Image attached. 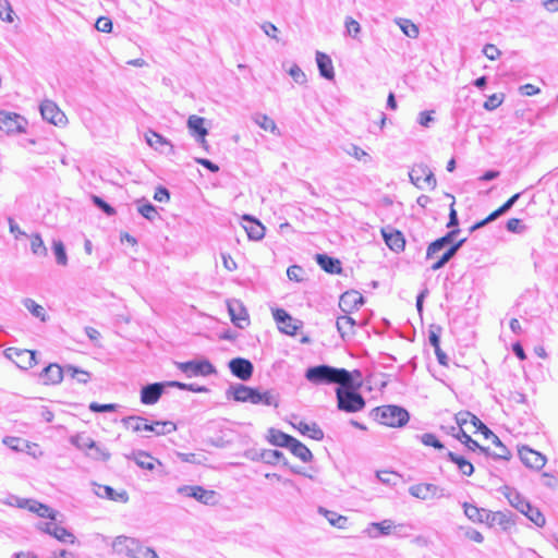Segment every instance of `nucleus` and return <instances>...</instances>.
I'll return each instance as SVG.
<instances>
[{
    "label": "nucleus",
    "mask_w": 558,
    "mask_h": 558,
    "mask_svg": "<svg viewBox=\"0 0 558 558\" xmlns=\"http://www.w3.org/2000/svg\"><path fill=\"white\" fill-rule=\"evenodd\" d=\"M357 377H361L360 371H354ZM352 373L345 368H337L330 365L322 364L311 366L305 371L304 377L314 385H351Z\"/></svg>",
    "instance_id": "f257e3e1"
},
{
    "label": "nucleus",
    "mask_w": 558,
    "mask_h": 558,
    "mask_svg": "<svg viewBox=\"0 0 558 558\" xmlns=\"http://www.w3.org/2000/svg\"><path fill=\"white\" fill-rule=\"evenodd\" d=\"M361 383H355L353 374L351 375V385H340L336 389L337 405L340 411L354 413L365 408V399L356 390Z\"/></svg>",
    "instance_id": "f03ea898"
},
{
    "label": "nucleus",
    "mask_w": 558,
    "mask_h": 558,
    "mask_svg": "<svg viewBox=\"0 0 558 558\" xmlns=\"http://www.w3.org/2000/svg\"><path fill=\"white\" fill-rule=\"evenodd\" d=\"M121 423L134 433L149 432L156 436L168 435L177 430V425L171 421H155L148 423L147 418L137 415L125 416Z\"/></svg>",
    "instance_id": "7ed1b4c3"
},
{
    "label": "nucleus",
    "mask_w": 558,
    "mask_h": 558,
    "mask_svg": "<svg viewBox=\"0 0 558 558\" xmlns=\"http://www.w3.org/2000/svg\"><path fill=\"white\" fill-rule=\"evenodd\" d=\"M372 415L378 423L389 427H402L410 418L404 408L393 404L377 407L372 411Z\"/></svg>",
    "instance_id": "20e7f679"
},
{
    "label": "nucleus",
    "mask_w": 558,
    "mask_h": 558,
    "mask_svg": "<svg viewBox=\"0 0 558 558\" xmlns=\"http://www.w3.org/2000/svg\"><path fill=\"white\" fill-rule=\"evenodd\" d=\"M113 549L130 558H158L155 550L144 546L138 539L120 535L113 541Z\"/></svg>",
    "instance_id": "39448f33"
},
{
    "label": "nucleus",
    "mask_w": 558,
    "mask_h": 558,
    "mask_svg": "<svg viewBox=\"0 0 558 558\" xmlns=\"http://www.w3.org/2000/svg\"><path fill=\"white\" fill-rule=\"evenodd\" d=\"M410 181L418 189L425 186L434 190L437 185L433 171L425 163L414 165L409 172Z\"/></svg>",
    "instance_id": "423d86ee"
},
{
    "label": "nucleus",
    "mask_w": 558,
    "mask_h": 558,
    "mask_svg": "<svg viewBox=\"0 0 558 558\" xmlns=\"http://www.w3.org/2000/svg\"><path fill=\"white\" fill-rule=\"evenodd\" d=\"M473 426L476 427L484 435L486 439H490L492 442L498 448V451L492 453L490 457L497 460H509L511 453L509 449L501 442L499 437L495 435L477 416H473Z\"/></svg>",
    "instance_id": "0eeeda50"
},
{
    "label": "nucleus",
    "mask_w": 558,
    "mask_h": 558,
    "mask_svg": "<svg viewBox=\"0 0 558 558\" xmlns=\"http://www.w3.org/2000/svg\"><path fill=\"white\" fill-rule=\"evenodd\" d=\"M27 121L15 112L0 110V131L7 134L23 133Z\"/></svg>",
    "instance_id": "6e6552de"
},
{
    "label": "nucleus",
    "mask_w": 558,
    "mask_h": 558,
    "mask_svg": "<svg viewBox=\"0 0 558 558\" xmlns=\"http://www.w3.org/2000/svg\"><path fill=\"white\" fill-rule=\"evenodd\" d=\"M4 354L9 360H11L17 367L22 369L32 368L37 364L36 351L17 348H8L4 351Z\"/></svg>",
    "instance_id": "1a4fd4ad"
},
{
    "label": "nucleus",
    "mask_w": 558,
    "mask_h": 558,
    "mask_svg": "<svg viewBox=\"0 0 558 558\" xmlns=\"http://www.w3.org/2000/svg\"><path fill=\"white\" fill-rule=\"evenodd\" d=\"M409 494L415 498L422 500H428L433 498H444L450 495L446 490L435 484L421 483L409 487Z\"/></svg>",
    "instance_id": "9d476101"
},
{
    "label": "nucleus",
    "mask_w": 558,
    "mask_h": 558,
    "mask_svg": "<svg viewBox=\"0 0 558 558\" xmlns=\"http://www.w3.org/2000/svg\"><path fill=\"white\" fill-rule=\"evenodd\" d=\"M178 368L187 377L208 376L216 373L214 365L207 361H187L178 363Z\"/></svg>",
    "instance_id": "9b49d317"
},
{
    "label": "nucleus",
    "mask_w": 558,
    "mask_h": 558,
    "mask_svg": "<svg viewBox=\"0 0 558 558\" xmlns=\"http://www.w3.org/2000/svg\"><path fill=\"white\" fill-rule=\"evenodd\" d=\"M40 113L44 120L56 126H63L66 124L68 119L63 111L52 100L46 99L40 104Z\"/></svg>",
    "instance_id": "f8f14e48"
},
{
    "label": "nucleus",
    "mask_w": 558,
    "mask_h": 558,
    "mask_svg": "<svg viewBox=\"0 0 558 558\" xmlns=\"http://www.w3.org/2000/svg\"><path fill=\"white\" fill-rule=\"evenodd\" d=\"M518 452L521 462L529 469L539 471L546 464V457L529 446L520 447Z\"/></svg>",
    "instance_id": "ddd939ff"
},
{
    "label": "nucleus",
    "mask_w": 558,
    "mask_h": 558,
    "mask_svg": "<svg viewBox=\"0 0 558 558\" xmlns=\"http://www.w3.org/2000/svg\"><path fill=\"white\" fill-rule=\"evenodd\" d=\"M178 492L186 497L196 499L204 505H214L216 502V492L205 489L202 486H182Z\"/></svg>",
    "instance_id": "4468645a"
},
{
    "label": "nucleus",
    "mask_w": 558,
    "mask_h": 558,
    "mask_svg": "<svg viewBox=\"0 0 558 558\" xmlns=\"http://www.w3.org/2000/svg\"><path fill=\"white\" fill-rule=\"evenodd\" d=\"M169 387L167 381L153 383L142 387L141 389V402L145 405L156 404L161 398L165 389Z\"/></svg>",
    "instance_id": "2eb2a0df"
},
{
    "label": "nucleus",
    "mask_w": 558,
    "mask_h": 558,
    "mask_svg": "<svg viewBox=\"0 0 558 558\" xmlns=\"http://www.w3.org/2000/svg\"><path fill=\"white\" fill-rule=\"evenodd\" d=\"M229 369L233 376L246 381L252 377L254 366L250 360L244 357H234L229 362Z\"/></svg>",
    "instance_id": "dca6fc26"
},
{
    "label": "nucleus",
    "mask_w": 558,
    "mask_h": 558,
    "mask_svg": "<svg viewBox=\"0 0 558 558\" xmlns=\"http://www.w3.org/2000/svg\"><path fill=\"white\" fill-rule=\"evenodd\" d=\"M227 305L231 322L238 328L244 329L246 326H248L250 319L247 311L240 301H229Z\"/></svg>",
    "instance_id": "f3484780"
},
{
    "label": "nucleus",
    "mask_w": 558,
    "mask_h": 558,
    "mask_svg": "<svg viewBox=\"0 0 558 558\" xmlns=\"http://www.w3.org/2000/svg\"><path fill=\"white\" fill-rule=\"evenodd\" d=\"M274 318L279 325L280 331L293 336L299 329L298 320L293 319L283 308H276L274 311Z\"/></svg>",
    "instance_id": "a211bd4d"
},
{
    "label": "nucleus",
    "mask_w": 558,
    "mask_h": 558,
    "mask_svg": "<svg viewBox=\"0 0 558 558\" xmlns=\"http://www.w3.org/2000/svg\"><path fill=\"white\" fill-rule=\"evenodd\" d=\"M449 433L460 440L463 445L468 447V449L475 451L478 450L483 452L485 456L490 454L489 448L481 446L476 440L472 439L470 435H468L463 428L451 426Z\"/></svg>",
    "instance_id": "6ab92c4d"
},
{
    "label": "nucleus",
    "mask_w": 558,
    "mask_h": 558,
    "mask_svg": "<svg viewBox=\"0 0 558 558\" xmlns=\"http://www.w3.org/2000/svg\"><path fill=\"white\" fill-rule=\"evenodd\" d=\"M364 304L363 295L357 291H347L340 296L339 306L342 312L351 313Z\"/></svg>",
    "instance_id": "aec40b11"
},
{
    "label": "nucleus",
    "mask_w": 558,
    "mask_h": 558,
    "mask_svg": "<svg viewBox=\"0 0 558 558\" xmlns=\"http://www.w3.org/2000/svg\"><path fill=\"white\" fill-rule=\"evenodd\" d=\"M63 375H65V366L51 363L41 371L40 378L45 385H58L62 381Z\"/></svg>",
    "instance_id": "412c9836"
},
{
    "label": "nucleus",
    "mask_w": 558,
    "mask_h": 558,
    "mask_svg": "<svg viewBox=\"0 0 558 558\" xmlns=\"http://www.w3.org/2000/svg\"><path fill=\"white\" fill-rule=\"evenodd\" d=\"M17 506L20 508L28 507L29 511L37 513L41 518H49L51 520H56L57 512L48 507L47 505L40 504L35 500L27 499H17Z\"/></svg>",
    "instance_id": "4be33fe9"
},
{
    "label": "nucleus",
    "mask_w": 558,
    "mask_h": 558,
    "mask_svg": "<svg viewBox=\"0 0 558 558\" xmlns=\"http://www.w3.org/2000/svg\"><path fill=\"white\" fill-rule=\"evenodd\" d=\"M205 119L198 116H191L187 120V128L192 135L195 136L197 143L202 146L206 145V135L208 134L207 129L204 126Z\"/></svg>",
    "instance_id": "5701e85b"
},
{
    "label": "nucleus",
    "mask_w": 558,
    "mask_h": 558,
    "mask_svg": "<svg viewBox=\"0 0 558 558\" xmlns=\"http://www.w3.org/2000/svg\"><path fill=\"white\" fill-rule=\"evenodd\" d=\"M395 527L393 522L389 519L383 520L380 522H372L364 530V533L369 538H378L384 535H389Z\"/></svg>",
    "instance_id": "b1692460"
},
{
    "label": "nucleus",
    "mask_w": 558,
    "mask_h": 558,
    "mask_svg": "<svg viewBox=\"0 0 558 558\" xmlns=\"http://www.w3.org/2000/svg\"><path fill=\"white\" fill-rule=\"evenodd\" d=\"M253 387L245 386L243 384L231 385L226 395L228 398H232L238 402H252Z\"/></svg>",
    "instance_id": "393cba45"
},
{
    "label": "nucleus",
    "mask_w": 558,
    "mask_h": 558,
    "mask_svg": "<svg viewBox=\"0 0 558 558\" xmlns=\"http://www.w3.org/2000/svg\"><path fill=\"white\" fill-rule=\"evenodd\" d=\"M381 233H383V238L385 240V243L387 244V246L390 250H392V251H395L397 253L404 250L405 240H404V236H403L402 232H400L398 230H386V229H383Z\"/></svg>",
    "instance_id": "a878e982"
},
{
    "label": "nucleus",
    "mask_w": 558,
    "mask_h": 558,
    "mask_svg": "<svg viewBox=\"0 0 558 558\" xmlns=\"http://www.w3.org/2000/svg\"><path fill=\"white\" fill-rule=\"evenodd\" d=\"M95 494L100 498L113 501H120L123 504L129 501V495L125 490L117 492L111 486L108 485H97Z\"/></svg>",
    "instance_id": "bb28decb"
},
{
    "label": "nucleus",
    "mask_w": 558,
    "mask_h": 558,
    "mask_svg": "<svg viewBox=\"0 0 558 558\" xmlns=\"http://www.w3.org/2000/svg\"><path fill=\"white\" fill-rule=\"evenodd\" d=\"M243 220L245 221L244 229L251 240L258 241L265 236V227L258 220L248 215H245Z\"/></svg>",
    "instance_id": "cd10ccee"
},
{
    "label": "nucleus",
    "mask_w": 558,
    "mask_h": 558,
    "mask_svg": "<svg viewBox=\"0 0 558 558\" xmlns=\"http://www.w3.org/2000/svg\"><path fill=\"white\" fill-rule=\"evenodd\" d=\"M252 404H263L268 407L278 408V396L271 390L260 391L257 388L253 389Z\"/></svg>",
    "instance_id": "c85d7f7f"
},
{
    "label": "nucleus",
    "mask_w": 558,
    "mask_h": 558,
    "mask_svg": "<svg viewBox=\"0 0 558 558\" xmlns=\"http://www.w3.org/2000/svg\"><path fill=\"white\" fill-rule=\"evenodd\" d=\"M315 259L320 268L328 274L335 275L342 271L341 263L337 258L330 257L326 254H316Z\"/></svg>",
    "instance_id": "c756f323"
},
{
    "label": "nucleus",
    "mask_w": 558,
    "mask_h": 558,
    "mask_svg": "<svg viewBox=\"0 0 558 558\" xmlns=\"http://www.w3.org/2000/svg\"><path fill=\"white\" fill-rule=\"evenodd\" d=\"M316 62L319 74L326 80H333L335 71L330 57L324 52H316Z\"/></svg>",
    "instance_id": "7c9ffc66"
},
{
    "label": "nucleus",
    "mask_w": 558,
    "mask_h": 558,
    "mask_svg": "<svg viewBox=\"0 0 558 558\" xmlns=\"http://www.w3.org/2000/svg\"><path fill=\"white\" fill-rule=\"evenodd\" d=\"M485 523H487L489 526L499 525L504 530H507L511 524L512 521L510 519V514L504 511H487L485 517Z\"/></svg>",
    "instance_id": "2f4dec72"
},
{
    "label": "nucleus",
    "mask_w": 558,
    "mask_h": 558,
    "mask_svg": "<svg viewBox=\"0 0 558 558\" xmlns=\"http://www.w3.org/2000/svg\"><path fill=\"white\" fill-rule=\"evenodd\" d=\"M293 427L296 428L302 435L308 436L315 440H322L324 438L323 429L316 423H305L300 421L296 424H293Z\"/></svg>",
    "instance_id": "473e14b6"
},
{
    "label": "nucleus",
    "mask_w": 558,
    "mask_h": 558,
    "mask_svg": "<svg viewBox=\"0 0 558 558\" xmlns=\"http://www.w3.org/2000/svg\"><path fill=\"white\" fill-rule=\"evenodd\" d=\"M293 456L299 458L302 462H311L313 460L312 451L300 440L293 438L288 448Z\"/></svg>",
    "instance_id": "72a5a7b5"
},
{
    "label": "nucleus",
    "mask_w": 558,
    "mask_h": 558,
    "mask_svg": "<svg viewBox=\"0 0 558 558\" xmlns=\"http://www.w3.org/2000/svg\"><path fill=\"white\" fill-rule=\"evenodd\" d=\"M294 437L274 427L268 429L267 440L277 447L288 448Z\"/></svg>",
    "instance_id": "f704fd0d"
},
{
    "label": "nucleus",
    "mask_w": 558,
    "mask_h": 558,
    "mask_svg": "<svg viewBox=\"0 0 558 558\" xmlns=\"http://www.w3.org/2000/svg\"><path fill=\"white\" fill-rule=\"evenodd\" d=\"M447 458L449 461L457 464L459 471L463 475L471 476L473 474V472H474L473 464L469 460L464 459L462 456H459L452 451H448Z\"/></svg>",
    "instance_id": "c9c22d12"
},
{
    "label": "nucleus",
    "mask_w": 558,
    "mask_h": 558,
    "mask_svg": "<svg viewBox=\"0 0 558 558\" xmlns=\"http://www.w3.org/2000/svg\"><path fill=\"white\" fill-rule=\"evenodd\" d=\"M462 507L464 510V514L468 517V519L476 523L485 522V517L488 510L484 508H478L475 505L469 502H463Z\"/></svg>",
    "instance_id": "e433bc0d"
},
{
    "label": "nucleus",
    "mask_w": 558,
    "mask_h": 558,
    "mask_svg": "<svg viewBox=\"0 0 558 558\" xmlns=\"http://www.w3.org/2000/svg\"><path fill=\"white\" fill-rule=\"evenodd\" d=\"M259 457L262 458V461L275 465L279 462H282L283 465H288V460L283 456V453L279 450H272V449H262Z\"/></svg>",
    "instance_id": "4c0bfd02"
},
{
    "label": "nucleus",
    "mask_w": 558,
    "mask_h": 558,
    "mask_svg": "<svg viewBox=\"0 0 558 558\" xmlns=\"http://www.w3.org/2000/svg\"><path fill=\"white\" fill-rule=\"evenodd\" d=\"M126 458L133 459L141 469L149 471L155 469V459L145 451L134 452L131 456H126Z\"/></svg>",
    "instance_id": "58836bf2"
},
{
    "label": "nucleus",
    "mask_w": 558,
    "mask_h": 558,
    "mask_svg": "<svg viewBox=\"0 0 558 558\" xmlns=\"http://www.w3.org/2000/svg\"><path fill=\"white\" fill-rule=\"evenodd\" d=\"M318 512L322 513L328 522L338 529H345L348 524V518L341 514H338L335 511L327 510L323 507H319Z\"/></svg>",
    "instance_id": "ea45409f"
},
{
    "label": "nucleus",
    "mask_w": 558,
    "mask_h": 558,
    "mask_svg": "<svg viewBox=\"0 0 558 558\" xmlns=\"http://www.w3.org/2000/svg\"><path fill=\"white\" fill-rule=\"evenodd\" d=\"M337 330L340 333L341 338L353 335V328L355 326V320L348 316H340L336 322Z\"/></svg>",
    "instance_id": "a19ab883"
},
{
    "label": "nucleus",
    "mask_w": 558,
    "mask_h": 558,
    "mask_svg": "<svg viewBox=\"0 0 558 558\" xmlns=\"http://www.w3.org/2000/svg\"><path fill=\"white\" fill-rule=\"evenodd\" d=\"M506 497L510 505L521 513L525 512V509H530V502L517 490H510L508 494H506Z\"/></svg>",
    "instance_id": "79ce46f5"
},
{
    "label": "nucleus",
    "mask_w": 558,
    "mask_h": 558,
    "mask_svg": "<svg viewBox=\"0 0 558 558\" xmlns=\"http://www.w3.org/2000/svg\"><path fill=\"white\" fill-rule=\"evenodd\" d=\"M145 136L146 142L150 147L155 149H160V146L167 145L170 147L171 153H173V145L159 133L150 130L146 133Z\"/></svg>",
    "instance_id": "37998d69"
},
{
    "label": "nucleus",
    "mask_w": 558,
    "mask_h": 558,
    "mask_svg": "<svg viewBox=\"0 0 558 558\" xmlns=\"http://www.w3.org/2000/svg\"><path fill=\"white\" fill-rule=\"evenodd\" d=\"M65 375L76 379L81 384H87L90 380V374L87 371L70 364L65 365Z\"/></svg>",
    "instance_id": "c03bdc74"
},
{
    "label": "nucleus",
    "mask_w": 558,
    "mask_h": 558,
    "mask_svg": "<svg viewBox=\"0 0 558 558\" xmlns=\"http://www.w3.org/2000/svg\"><path fill=\"white\" fill-rule=\"evenodd\" d=\"M23 305L32 313V315L39 318L41 322H46L45 308L37 304L33 299H24Z\"/></svg>",
    "instance_id": "a18cd8bd"
},
{
    "label": "nucleus",
    "mask_w": 558,
    "mask_h": 558,
    "mask_svg": "<svg viewBox=\"0 0 558 558\" xmlns=\"http://www.w3.org/2000/svg\"><path fill=\"white\" fill-rule=\"evenodd\" d=\"M52 250L56 256V260L58 265L66 266L68 264V255L65 252L64 244L61 240H53Z\"/></svg>",
    "instance_id": "49530a36"
},
{
    "label": "nucleus",
    "mask_w": 558,
    "mask_h": 558,
    "mask_svg": "<svg viewBox=\"0 0 558 558\" xmlns=\"http://www.w3.org/2000/svg\"><path fill=\"white\" fill-rule=\"evenodd\" d=\"M86 454L96 461H108L111 457L110 452L99 444L95 442V447L92 448L90 451H87Z\"/></svg>",
    "instance_id": "de8ad7c7"
},
{
    "label": "nucleus",
    "mask_w": 558,
    "mask_h": 558,
    "mask_svg": "<svg viewBox=\"0 0 558 558\" xmlns=\"http://www.w3.org/2000/svg\"><path fill=\"white\" fill-rule=\"evenodd\" d=\"M31 251L34 255H37V256H46L47 255L48 251L44 244V241H43L40 234L35 233L32 235Z\"/></svg>",
    "instance_id": "09e8293b"
},
{
    "label": "nucleus",
    "mask_w": 558,
    "mask_h": 558,
    "mask_svg": "<svg viewBox=\"0 0 558 558\" xmlns=\"http://www.w3.org/2000/svg\"><path fill=\"white\" fill-rule=\"evenodd\" d=\"M535 525L543 526L546 522L544 514L539 511V509L535 508L530 504V509H525L523 512Z\"/></svg>",
    "instance_id": "8fccbe9b"
},
{
    "label": "nucleus",
    "mask_w": 558,
    "mask_h": 558,
    "mask_svg": "<svg viewBox=\"0 0 558 558\" xmlns=\"http://www.w3.org/2000/svg\"><path fill=\"white\" fill-rule=\"evenodd\" d=\"M71 442L80 450L87 452L90 451L93 447H95L96 441L90 437H82L77 435L72 437Z\"/></svg>",
    "instance_id": "3c124183"
},
{
    "label": "nucleus",
    "mask_w": 558,
    "mask_h": 558,
    "mask_svg": "<svg viewBox=\"0 0 558 558\" xmlns=\"http://www.w3.org/2000/svg\"><path fill=\"white\" fill-rule=\"evenodd\" d=\"M167 385L169 387H175L181 390H189V391H193V392H207L208 391V389L205 386H199L197 384H184L181 381L173 380V381H167Z\"/></svg>",
    "instance_id": "603ef678"
},
{
    "label": "nucleus",
    "mask_w": 558,
    "mask_h": 558,
    "mask_svg": "<svg viewBox=\"0 0 558 558\" xmlns=\"http://www.w3.org/2000/svg\"><path fill=\"white\" fill-rule=\"evenodd\" d=\"M52 536L63 543L73 544L75 542V536L66 529L59 525H57V527H53Z\"/></svg>",
    "instance_id": "864d4df0"
},
{
    "label": "nucleus",
    "mask_w": 558,
    "mask_h": 558,
    "mask_svg": "<svg viewBox=\"0 0 558 558\" xmlns=\"http://www.w3.org/2000/svg\"><path fill=\"white\" fill-rule=\"evenodd\" d=\"M137 210L144 218L149 221H154L158 216L156 207L149 202L138 205Z\"/></svg>",
    "instance_id": "5fc2aeb1"
},
{
    "label": "nucleus",
    "mask_w": 558,
    "mask_h": 558,
    "mask_svg": "<svg viewBox=\"0 0 558 558\" xmlns=\"http://www.w3.org/2000/svg\"><path fill=\"white\" fill-rule=\"evenodd\" d=\"M254 121L265 131L274 133L277 130L275 121L266 114H256Z\"/></svg>",
    "instance_id": "6e6d98bb"
},
{
    "label": "nucleus",
    "mask_w": 558,
    "mask_h": 558,
    "mask_svg": "<svg viewBox=\"0 0 558 558\" xmlns=\"http://www.w3.org/2000/svg\"><path fill=\"white\" fill-rule=\"evenodd\" d=\"M0 19L8 23L14 21V12L9 0H0Z\"/></svg>",
    "instance_id": "4d7b16f0"
},
{
    "label": "nucleus",
    "mask_w": 558,
    "mask_h": 558,
    "mask_svg": "<svg viewBox=\"0 0 558 558\" xmlns=\"http://www.w3.org/2000/svg\"><path fill=\"white\" fill-rule=\"evenodd\" d=\"M402 32L410 38H416L418 36V27L409 20L402 19L399 22Z\"/></svg>",
    "instance_id": "13d9d810"
},
{
    "label": "nucleus",
    "mask_w": 558,
    "mask_h": 558,
    "mask_svg": "<svg viewBox=\"0 0 558 558\" xmlns=\"http://www.w3.org/2000/svg\"><path fill=\"white\" fill-rule=\"evenodd\" d=\"M442 328L439 325H430L428 329V341L433 348L440 345Z\"/></svg>",
    "instance_id": "bf43d9fd"
},
{
    "label": "nucleus",
    "mask_w": 558,
    "mask_h": 558,
    "mask_svg": "<svg viewBox=\"0 0 558 558\" xmlns=\"http://www.w3.org/2000/svg\"><path fill=\"white\" fill-rule=\"evenodd\" d=\"M344 26H345V32L349 36H351L353 38H357V36L361 32V26L357 21L348 16L345 19Z\"/></svg>",
    "instance_id": "052dcab7"
},
{
    "label": "nucleus",
    "mask_w": 558,
    "mask_h": 558,
    "mask_svg": "<svg viewBox=\"0 0 558 558\" xmlns=\"http://www.w3.org/2000/svg\"><path fill=\"white\" fill-rule=\"evenodd\" d=\"M520 196H521V193H515L506 203H504L499 208L494 210L495 217L499 218L500 216H502L504 214L509 211L512 208V206L517 203V201L520 198Z\"/></svg>",
    "instance_id": "680f3d73"
},
{
    "label": "nucleus",
    "mask_w": 558,
    "mask_h": 558,
    "mask_svg": "<svg viewBox=\"0 0 558 558\" xmlns=\"http://www.w3.org/2000/svg\"><path fill=\"white\" fill-rule=\"evenodd\" d=\"M118 408H120V405L117 403L100 404L97 402H92L88 407V409L95 413L113 412V411H117Z\"/></svg>",
    "instance_id": "e2e57ef3"
},
{
    "label": "nucleus",
    "mask_w": 558,
    "mask_h": 558,
    "mask_svg": "<svg viewBox=\"0 0 558 558\" xmlns=\"http://www.w3.org/2000/svg\"><path fill=\"white\" fill-rule=\"evenodd\" d=\"M502 101H504L502 94H493L484 102L483 107L488 111H493L496 108H498L502 104Z\"/></svg>",
    "instance_id": "0e129e2a"
},
{
    "label": "nucleus",
    "mask_w": 558,
    "mask_h": 558,
    "mask_svg": "<svg viewBox=\"0 0 558 558\" xmlns=\"http://www.w3.org/2000/svg\"><path fill=\"white\" fill-rule=\"evenodd\" d=\"M418 437H420L421 441L425 446H430V447H434L435 449H442L444 448V445L432 433H425V434H423V435H421Z\"/></svg>",
    "instance_id": "69168bd1"
},
{
    "label": "nucleus",
    "mask_w": 558,
    "mask_h": 558,
    "mask_svg": "<svg viewBox=\"0 0 558 558\" xmlns=\"http://www.w3.org/2000/svg\"><path fill=\"white\" fill-rule=\"evenodd\" d=\"M92 199L94 205L98 207L100 210H102L106 215L112 216L116 214V209L101 197L93 195Z\"/></svg>",
    "instance_id": "338daca9"
},
{
    "label": "nucleus",
    "mask_w": 558,
    "mask_h": 558,
    "mask_svg": "<svg viewBox=\"0 0 558 558\" xmlns=\"http://www.w3.org/2000/svg\"><path fill=\"white\" fill-rule=\"evenodd\" d=\"M98 32L110 33L112 31V21L107 16H100L95 23Z\"/></svg>",
    "instance_id": "774afa93"
}]
</instances>
